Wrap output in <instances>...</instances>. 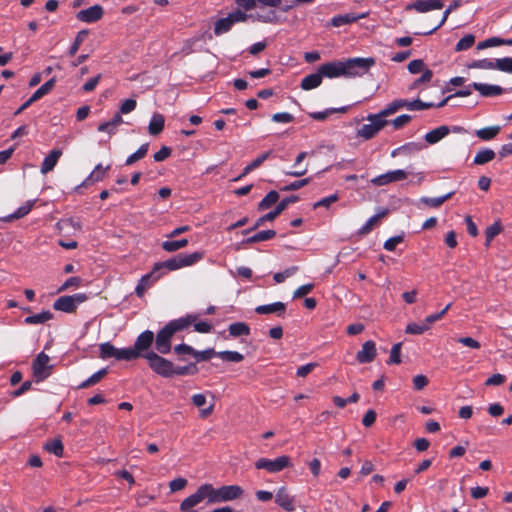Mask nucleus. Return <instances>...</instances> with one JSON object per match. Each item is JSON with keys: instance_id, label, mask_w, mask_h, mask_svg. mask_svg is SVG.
<instances>
[{"instance_id": "obj_1", "label": "nucleus", "mask_w": 512, "mask_h": 512, "mask_svg": "<svg viewBox=\"0 0 512 512\" xmlns=\"http://www.w3.org/2000/svg\"><path fill=\"white\" fill-rule=\"evenodd\" d=\"M374 58H349L345 61H332L322 64L319 67V72L323 77L337 78V77H361L366 74L372 66H374Z\"/></svg>"}, {"instance_id": "obj_2", "label": "nucleus", "mask_w": 512, "mask_h": 512, "mask_svg": "<svg viewBox=\"0 0 512 512\" xmlns=\"http://www.w3.org/2000/svg\"><path fill=\"white\" fill-rule=\"evenodd\" d=\"M196 319V315H187L167 323L156 335V350L161 354L169 353L171 350V339L174 334L189 327Z\"/></svg>"}, {"instance_id": "obj_3", "label": "nucleus", "mask_w": 512, "mask_h": 512, "mask_svg": "<svg viewBox=\"0 0 512 512\" xmlns=\"http://www.w3.org/2000/svg\"><path fill=\"white\" fill-rule=\"evenodd\" d=\"M203 258L202 252H194L191 254H179L163 262H158L153 267V273H158L165 268L169 271H175L183 267L192 266Z\"/></svg>"}, {"instance_id": "obj_4", "label": "nucleus", "mask_w": 512, "mask_h": 512, "mask_svg": "<svg viewBox=\"0 0 512 512\" xmlns=\"http://www.w3.org/2000/svg\"><path fill=\"white\" fill-rule=\"evenodd\" d=\"M385 112L386 109L384 108L377 114L368 115L367 121L369 123L362 125V127L357 131V135L365 140H369L376 136L377 133L388 123L386 117H388L389 114Z\"/></svg>"}, {"instance_id": "obj_5", "label": "nucleus", "mask_w": 512, "mask_h": 512, "mask_svg": "<svg viewBox=\"0 0 512 512\" xmlns=\"http://www.w3.org/2000/svg\"><path fill=\"white\" fill-rule=\"evenodd\" d=\"M212 484H203L201 485L195 493L187 497L180 504L181 511H193V507L200 504L202 501H207L208 504H213L212 502Z\"/></svg>"}, {"instance_id": "obj_6", "label": "nucleus", "mask_w": 512, "mask_h": 512, "mask_svg": "<svg viewBox=\"0 0 512 512\" xmlns=\"http://www.w3.org/2000/svg\"><path fill=\"white\" fill-rule=\"evenodd\" d=\"M143 357L148 361L149 367L162 377H172L174 364L155 352H147Z\"/></svg>"}, {"instance_id": "obj_7", "label": "nucleus", "mask_w": 512, "mask_h": 512, "mask_svg": "<svg viewBox=\"0 0 512 512\" xmlns=\"http://www.w3.org/2000/svg\"><path fill=\"white\" fill-rule=\"evenodd\" d=\"M212 502L221 503L239 499L243 496L244 490L239 485H224L215 488L212 485Z\"/></svg>"}, {"instance_id": "obj_8", "label": "nucleus", "mask_w": 512, "mask_h": 512, "mask_svg": "<svg viewBox=\"0 0 512 512\" xmlns=\"http://www.w3.org/2000/svg\"><path fill=\"white\" fill-rule=\"evenodd\" d=\"M292 463L288 456L282 455L275 459L259 458L255 462L256 469H264L269 473H278L285 468L291 467Z\"/></svg>"}, {"instance_id": "obj_9", "label": "nucleus", "mask_w": 512, "mask_h": 512, "mask_svg": "<svg viewBox=\"0 0 512 512\" xmlns=\"http://www.w3.org/2000/svg\"><path fill=\"white\" fill-rule=\"evenodd\" d=\"M87 300L84 293H77L74 295L61 296L53 304V308L58 311L72 313L76 310L77 306Z\"/></svg>"}, {"instance_id": "obj_10", "label": "nucleus", "mask_w": 512, "mask_h": 512, "mask_svg": "<svg viewBox=\"0 0 512 512\" xmlns=\"http://www.w3.org/2000/svg\"><path fill=\"white\" fill-rule=\"evenodd\" d=\"M433 106H434L433 103H425V102H422L419 99H416V100H413V101H408V100H404V99H398V100H394L393 102H391L390 104H388L385 107V109H386L385 113H388L389 116H390V115L396 113L397 111H399L402 108H407L408 110L415 111V110L428 109V108H431Z\"/></svg>"}, {"instance_id": "obj_11", "label": "nucleus", "mask_w": 512, "mask_h": 512, "mask_svg": "<svg viewBox=\"0 0 512 512\" xmlns=\"http://www.w3.org/2000/svg\"><path fill=\"white\" fill-rule=\"evenodd\" d=\"M49 362L50 357L44 352H41L37 355L33 362V374L37 382L43 381L51 374L53 366L50 365Z\"/></svg>"}, {"instance_id": "obj_12", "label": "nucleus", "mask_w": 512, "mask_h": 512, "mask_svg": "<svg viewBox=\"0 0 512 512\" xmlns=\"http://www.w3.org/2000/svg\"><path fill=\"white\" fill-rule=\"evenodd\" d=\"M408 177V173L403 169H397L388 171L384 174L378 175L371 179V183L375 186H385L390 183L399 182L405 180Z\"/></svg>"}, {"instance_id": "obj_13", "label": "nucleus", "mask_w": 512, "mask_h": 512, "mask_svg": "<svg viewBox=\"0 0 512 512\" xmlns=\"http://www.w3.org/2000/svg\"><path fill=\"white\" fill-rule=\"evenodd\" d=\"M298 196L291 195L289 197L284 198L273 211L263 215L260 217L256 223L255 228L261 226L265 221H273L278 215H280L290 204L298 201Z\"/></svg>"}, {"instance_id": "obj_14", "label": "nucleus", "mask_w": 512, "mask_h": 512, "mask_svg": "<svg viewBox=\"0 0 512 512\" xmlns=\"http://www.w3.org/2000/svg\"><path fill=\"white\" fill-rule=\"evenodd\" d=\"M275 502L286 511L291 512L296 509L295 497L289 493L285 486L278 488L276 491Z\"/></svg>"}, {"instance_id": "obj_15", "label": "nucleus", "mask_w": 512, "mask_h": 512, "mask_svg": "<svg viewBox=\"0 0 512 512\" xmlns=\"http://www.w3.org/2000/svg\"><path fill=\"white\" fill-rule=\"evenodd\" d=\"M104 10L101 5L96 4L76 14V18L84 23H93L102 18Z\"/></svg>"}, {"instance_id": "obj_16", "label": "nucleus", "mask_w": 512, "mask_h": 512, "mask_svg": "<svg viewBox=\"0 0 512 512\" xmlns=\"http://www.w3.org/2000/svg\"><path fill=\"white\" fill-rule=\"evenodd\" d=\"M443 8L442 0H416L406 6V10H415L418 13H425Z\"/></svg>"}, {"instance_id": "obj_17", "label": "nucleus", "mask_w": 512, "mask_h": 512, "mask_svg": "<svg viewBox=\"0 0 512 512\" xmlns=\"http://www.w3.org/2000/svg\"><path fill=\"white\" fill-rule=\"evenodd\" d=\"M376 354V345L369 340L363 343L361 350L356 354V359L359 363H370L375 359Z\"/></svg>"}, {"instance_id": "obj_18", "label": "nucleus", "mask_w": 512, "mask_h": 512, "mask_svg": "<svg viewBox=\"0 0 512 512\" xmlns=\"http://www.w3.org/2000/svg\"><path fill=\"white\" fill-rule=\"evenodd\" d=\"M154 340V334L150 330H146L142 332L135 341L134 348L137 350L139 356H142L144 351L148 350L152 345Z\"/></svg>"}, {"instance_id": "obj_19", "label": "nucleus", "mask_w": 512, "mask_h": 512, "mask_svg": "<svg viewBox=\"0 0 512 512\" xmlns=\"http://www.w3.org/2000/svg\"><path fill=\"white\" fill-rule=\"evenodd\" d=\"M472 87L483 97L499 96L504 92L501 86L493 84L474 82Z\"/></svg>"}, {"instance_id": "obj_20", "label": "nucleus", "mask_w": 512, "mask_h": 512, "mask_svg": "<svg viewBox=\"0 0 512 512\" xmlns=\"http://www.w3.org/2000/svg\"><path fill=\"white\" fill-rule=\"evenodd\" d=\"M109 169L110 165L103 167L101 164H98L94 168V170L87 176V178L82 182L81 186L87 187L91 184L101 181L107 175Z\"/></svg>"}, {"instance_id": "obj_21", "label": "nucleus", "mask_w": 512, "mask_h": 512, "mask_svg": "<svg viewBox=\"0 0 512 512\" xmlns=\"http://www.w3.org/2000/svg\"><path fill=\"white\" fill-rule=\"evenodd\" d=\"M61 155L62 151L60 149H53L43 160L41 165V173L47 174L48 172L52 171Z\"/></svg>"}, {"instance_id": "obj_22", "label": "nucleus", "mask_w": 512, "mask_h": 512, "mask_svg": "<svg viewBox=\"0 0 512 512\" xmlns=\"http://www.w3.org/2000/svg\"><path fill=\"white\" fill-rule=\"evenodd\" d=\"M286 310V305L283 302H274L267 305H260L255 308V312L258 314H277L281 316Z\"/></svg>"}, {"instance_id": "obj_23", "label": "nucleus", "mask_w": 512, "mask_h": 512, "mask_svg": "<svg viewBox=\"0 0 512 512\" xmlns=\"http://www.w3.org/2000/svg\"><path fill=\"white\" fill-rule=\"evenodd\" d=\"M160 277H161V274L153 273V270L150 273L142 276L135 288L136 295L138 297H142L144 295L145 291L150 287L151 279L153 278V281H156Z\"/></svg>"}, {"instance_id": "obj_24", "label": "nucleus", "mask_w": 512, "mask_h": 512, "mask_svg": "<svg viewBox=\"0 0 512 512\" xmlns=\"http://www.w3.org/2000/svg\"><path fill=\"white\" fill-rule=\"evenodd\" d=\"M450 132V128L448 126H439L431 131H429L425 135V140L429 144H436L440 140H442L444 137H446Z\"/></svg>"}, {"instance_id": "obj_25", "label": "nucleus", "mask_w": 512, "mask_h": 512, "mask_svg": "<svg viewBox=\"0 0 512 512\" xmlns=\"http://www.w3.org/2000/svg\"><path fill=\"white\" fill-rule=\"evenodd\" d=\"M165 124V119L162 114L154 113L151 117L148 131L151 135H158L162 132Z\"/></svg>"}, {"instance_id": "obj_26", "label": "nucleus", "mask_w": 512, "mask_h": 512, "mask_svg": "<svg viewBox=\"0 0 512 512\" xmlns=\"http://www.w3.org/2000/svg\"><path fill=\"white\" fill-rule=\"evenodd\" d=\"M323 75L318 71V73H313L304 77L301 81V88L303 90H311L317 88L322 82Z\"/></svg>"}, {"instance_id": "obj_27", "label": "nucleus", "mask_w": 512, "mask_h": 512, "mask_svg": "<svg viewBox=\"0 0 512 512\" xmlns=\"http://www.w3.org/2000/svg\"><path fill=\"white\" fill-rule=\"evenodd\" d=\"M453 195V192H449L443 196L440 197H421L419 199L420 203L424 204L427 207L431 208H438L440 207L445 201L450 199Z\"/></svg>"}, {"instance_id": "obj_28", "label": "nucleus", "mask_w": 512, "mask_h": 512, "mask_svg": "<svg viewBox=\"0 0 512 512\" xmlns=\"http://www.w3.org/2000/svg\"><path fill=\"white\" fill-rule=\"evenodd\" d=\"M495 152L492 149L484 148L479 150L475 157H474V163L477 165H483L490 161H492L495 158Z\"/></svg>"}, {"instance_id": "obj_29", "label": "nucleus", "mask_w": 512, "mask_h": 512, "mask_svg": "<svg viewBox=\"0 0 512 512\" xmlns=\"http://www.w3.org/2000/svg\"><path fill=\"white\" fill-rule=\"evenodd\" d=\"M229 334L232 337L248 336L250 334L249 326L244 322H236L228 327Z\"/></svg>"}, {"instance_id": "obj_30", "label": "nucleus", "mask_w": 512, "mask_h": 512, "mask_svg": "<svg viewBox=\"0 0 512 512\" xmlns=\"http://www.w3.org/2000/svg\"><path fill=\"white\" fill-rule=\"evenodd\" d=\"M269 152H266L260 156H258L255 160H253L250 164H248L244 169H243V172L241 173V175H239L238 177H236L234 179V181H238L240 180L242 177L246 176L247 174H249L251 171H253L254 169L258 168L260 165H262V163L269 157Z\"/></svg>"}, {"instance_id": "obj_31", "label": "nucleus", "mask_w": 512, "mask_h": 512, "mask_svg": "<svg viewBox=\"0 0 512 512\" xmlns=\"http://www.w3.org/2000/svg\"><path fill=\"white\" fill-rule=\"evenodd\" d=\"M108 373V370L106 368L100 369L99 371L95 372L93 375H91L88 379L83 381L78 388L79 389H85L90 386H93L100 382Z\"/></svg>"}, {"instance_id": "obj_32", "label": "nucleus", "mask_w": 512, "mask_h": 512, "mask_svg": "<svg viewBox=\"0 0 512 512\" xmlns=\"http://www.w3.org/2000/svg\"><path fill=\"white\" fill-rule=\"evenodd\" d=\"M54 85H55V79L54 78L48 80L46 83H44L42 86H40L33 93V95L30 97L31 101L36 102L39 99H41L42 97H44L46 94H48L53 89Z\"/></svg>"}, {"instance_id": "obj_33", "label": "nucleus", "mask_w": 512, "mask_h": 512, "mask_svg": "<svg viewBox=\"0 0 512 512\" xmlns=\"http://www.w3.org/2000/svg\"><path fill=\"white\" fill-rule=\"evenodd\" d=\"M52 317L53 315L50 311H43L39 314L26 317L25 323L29 325L42 324L52 319Z\"/></svg>"}, {"instance_id": "obj_34", "label": "nucleus", "mask_w": 512, "mask_h": 512, "mask_svg": "<svg viewBox=\"0 0 512 512\" xmlns=\"http://www.w3.org/2000/svg\"><path fill=\"white\" fill-rule=\"evenodd\" d=\"M188 245L187 239H180V240H171V241H164L161 244V247L166 252H175L179 249H182Z\"/></svg>"}, {"instance_id": "obj_35", "label": "nucleus", "mask_w": 512, "mask_h": 512, "mask_svg": "<svg viewBox=\"0 0 512 512\" xmlns=\"http://www.w3.org/2000/svg\"><path fill=\"white\" fill-rule=\"evenodd\" d=\"M140 357L134 347L117 349L116 360L131 361Z\"/></svg>"}, {"instance_id": "obj_36", "label": "nucleus", "mask_w": 512, "mask_h": 512, "mask_svg": "<svg viewBox=\"0 0 512 512\" xmlns=\"http://www.w3.org/2000/svg\"><path fill=\"white\" fill-rule=\"evenodd\" d=\"M499 132V126H490L477 130L476 135L482 140H490L493 139Z\"/></svg>"}, {"instance_id": "obj_37", "label": "nucleus", "mask_w": 512, "mask_h": 512, "mask_svg": "<svg viewBox=\"0 0 512 512\" xmlns=\"http://www.w3.org/2000/svg\"><path fill=\"white\" fill-rule=\"evenodd\" d=\"M233 25V22L230 20L228 16L225 18H221L215 23L214 33L216 35L226 33L232 28Z\"/></svg>"}, {"instance_id": "obj_38", "label": "nucleus", "mask_w": 512, "mask_h": 512, "mask_svg": "<svg viewBox=\"0 0 512 512\" xmlns=\"http://www.w3.org/2000/svg\"><path fill=\"white\" fill-rule=\"evenodd\" d=\"M279 199V194L277 191H270L259 203V210H265L274 205Z\"/></svg>"}, {"instance_id": "obj_39", "label": "nucleus", "mask_w": 512, "mask_h": 512, "mask_svg": "<svg viewBox=\"0 0 512 512\" xmlns=\"http://www.w3.org/2000/svg\"><path fill=\"white\" fill-rule=\"evenodd\" d=\"M353 22H355L354 13H347L344 15H336L331 20V24L334 27H340L343 25L351 24Z\"/></svg>"}, {"instance_id": "obj_40", "label": "nucleus", "mask_w": 512, "mask_h": 512, "mask_svg": "<svg viewBox=\"0 0 512 512\" xmlns=\"http://www.w3.org/2000/svg\"><path fill=\"white\" fill-rule=\"evenodd\" d=\"M431 327V324L425 323V321L422 324L417 323H409L406 326L405 332L407 334H413V335H420L424 333L425 331L429 330Z\"/></svg>"}, {"instance_id": "obj_41", "label": "nucleus", "mask_w": 512, "mask_h": 512, "mask_svg": "<svg viewBox=\"0 0 512 512\" xmlns=\"http://www.w3.org/2000/svg\"><path fill=\"white\" fill-rule=\"evenodd\" d=\"M99 349H100V357L102 359H107V358H111V357L116 359L118 348L114 347L111 343H109V342L102 343V344H100Z\"/></svg>"}, {"instance_id": "obj_42", "label": "nucleus", "mask_w": 512, "mask_h": 512, "mask_svg": "<svg viewBox=\"0 0 512 512\" xmlns=\"http://www.w3.org/2000/svg\"><path fill=\"white\" fill-rule=\"evenodd\" d=\"M275 235H276V232L274 230L260 231L256 234H254L253 236L249 237L246 240V242L247 243H256V242L266 241V240L273 238Z\"/></svg>"}, {"instance_id": "obj_43", "label": "nucleus", "mask_w": 512, "mask_h": 512, "mask_svg": "<svg viewBox=\"0 0 512 512\" xmlns=\"http://www.w3.org/2000/svg\"><path fill=\"white\" fill-rule=\"evenodd\" d=\"M217 356L224 361L228 362H241L244 359V356L237 351H221L217 353Z\"/></svg>"}, {"instance_id": "obj_44", "label": "nucleus", "mask_w": 512, "mask_h": 512, "mask_svg": "<svg viewBox=\"0 0 512 512\" xmlns=\"http://www.w3.org/2000/svg\"><path fill=\"white\" fill-rule=\"evenodd\" d=\"M44 447L48 452L53 453L58 457H61L63 455L64 448L61 440L59 439H54L46 443Z\"/></svg>"}, {"instance_id": "obj_45", "label": "nucleus", "mask_w": 512, "mask_h": 512, "mask_svg": "<svg viewBox=\"0 0 512 512\" xmlns=\"http://www.w3.org/2000/svg\"><path fill=\"white\" fill-rule=\"evenodd\" d=\"M458 7V3L457 2H454L453 4H451L443 13V17L441 19V21L435 26L433 27L431 30L427 31V32H418L417 34L418 35H430L432 34L433 32H435L437 29H439L444 23L445 21L447 20L449 14L455 9Z\"/></svg>"}, {"instance_id": "obj_46", "label": "nucleus", "mask_w": 512, "mask_h": 512, "mask_svg": "<svg viewBox=\"0 0 512 512\" xmlns=\"http://www.w3.org/2000/svg\"><path fill=\"white\" fill-rule=\"evenodd\" d=\"M494 66L496 70L512 73V57L496 59Z\"/></svg>"}, {"instance_id": "obj_47", "label": "nucleus", "mask_w": 512, "mask_h": 512, "mask_svg": "<svg viewBox=\"0 0 512 512\" xmlns=\"http://www.w3.org/2000/svg\"><path fill=\"white\" fill-rule=\"evenodd\" d=\"M148 146V143L141 145L135 153L131 154L126 159V165H132L136 161L142 159L147 154Z\"/></svg>"}, {"instance_id": "obj_48", "label": "nucleus", "mask_w": 512, "mask_h": 512, "mask_svg": "<svg viewBox=\"0 0 512 512\" xmlns=\"http://www.w3.org/2000/svg\"><path fill=\"white\" fill-rule=\"evenodd\" d=\"M87 35H88V30H81L77 33L75 40L69 49V54L71 56H73L77 53L80 45L83 43V41L85 40Z\"/></svg>"}, {"instance_id": "obj_49", "label": "nucleus", "mask_w": 512, "mask_h": 512, "mask_svg": "<svg viewBox=\"0 0 512 512\" xmlns=\"http://www.w3.org/2000/svg\"><path fill=\"white\" fill-rule=\"evenodd\" d=\"M495 61L489 59L475 60L471 64L468 65L469 68L475 69H484V70H494L495 69Z\"/></svg>"}, {"instance_id": "obj_50", "label": "nucleus", "mask_w": 512, "mask_h": 512, "mask_svg": "<svg viewBox=\"0 0 512 512\" xmlns=\"http://www.w3.org/2000/svg\"><path fill=\"white\" fill-rule=\"evenodd\" d=\"M475 42V37L472 35V34H468V35H465L463 38H461L456 46H455V50L456 51H463V50H466L468 48H470Z\"/></svg>"}, {"instance_id": "obj_51", "label": "nucleus", "mask_w": 512, "mask_h": 512, "mask_svg": "<svg viewBox=\"0 0 512 512\" xmlns=\"http://www.w3.org/2000/svg\"><path fill=\"white\" fill-rule=\"evenodd\" d=\"M34 205V201L29 200L25 204H23L21 207H19L10 217L12 219H19L27 215L32 207Z\"/></svg>"}, {"instance_id": "obj_52", "label": "nucleus", "mask_w": 512, "mask_h": 512, "mask_svg": "<svg viewBox=\"0 0 512 512\" xmlns=\"http://www.w3.org/2000/svg\"><path fill=\"white\" fill-rule=\"evenodd\" d=\"M433 77V72L430 70V69H425L421 75L420 78H418L417 80H415L411 86H410V90H414L416 89L420 84L422 83H428L431 81Z\"/></svg>"}, {"instance_id": "obj_53", "label": "nucleus", "mask_w": 512, "mask_h": 512, "mask_svg": "<svg viewBox=\"0 0 512 512\" xmlns=\"http://www.w3.org/2000/svg\"><path fill=\"white\" fill-rule=\"evenodd\" d=\"M401 343H396L392 346L389 356V364H399L401 362L400 352H401Z\"/></svg>"}, {"instance_id": "obj_54", "label": "nucleus", "mask_w": 512, "mask_h": 512, "mask_svg": "<svg viewBox=\"0 0 512 512\" xmlns=\"http://www.w3.org/2000/svg\"><path fill=\"white\" fill-rule=\"evenodd\" d=\"M450 307H451V303L447 304L446 307L443 310H441L440 312H437V313L427 316L425 318V323L432 325L434 322L441 320L444 317V315L447 313V311L450 309Z\"/></svg>"}, {"instance_id": "obj_55", "label": "nucleus", "mask_w": 512, "mask_h": 512, "mask_svg": "<svg viewBox=\"0 0 512 512\" xmlns=\"http://www.w3.org/2000/svg\"><path fill=\"white\" fill-rule=\"evenodd\" d=\"M408 70L412 74H417L420 72L423 73V71L425 70V64H424L423 60H421V59L412 60L408 64Z\"/></svg>"}, {"instance_id": "obj_56", "label": "nucleus", "mask_w": 512, "mask_h": 512, "mask_svg": "<svg viewBox=\"0 0 512 512\" xmlns=\"http://www.w3.org/2000/svg\"><path fill=\"white\" fill-rule=\"evenodd\" d=\"M337 200H338V195L333 194V195H330L328 197H325V198L315 202L313 204V208H315V209L318 207L328 208V207H330L331 204L335 203Z\"/></svg>"}, {"instance_id": "obj_57", "label": "nucleus", "mask_w": 512, "mask_h": 512, "mask_svg": "<svg viewBox=\"0 0 512 512\" xmlns=\"http://www.w3.org/2000/svg\"><path fill=\"white\" fill-rule=\"evenodd\" d=\"M403 241V236L397 235L385 241L383 247L387 251H394L396 246Z\"/></svg>"}, {"instance_id": "obj_58", "label": "nucleus", "mask_w": 512, "mask_h": 512, "mask_svg": "<svg viewBox=\"0 0 512 512\" xmlns=\"http://www.w3.org/2000/svg\"><path fill=\"white\" fill-rule=\"evenodd\" d=\"M313 288H314V285L312 283L302 285L294 291L293 298L297 299V298L304 297L307 294H309L313 290Z\"/></svg>"}, {"instance_id": "obj_59", "label": "nucleus", "mask_w": 512, "mask_h": 512, "mask_svg": "<svg viewBox=\"0 0 512 512\" xmlns=\"http://www.w3.org/2000/svg\"><path fill=\"white\" fill-rule=\"evenodd\" d=\"M502 230L501 224L499 222H495L492 225L488 226L485 230V236L489 239H494Z\"/></svg>"}, {"instance_id": "obj_60", "label": "nucleus", "mask_w": 512, "mask_h": 512, "mask_svg": "<svg viewBox=\"0 0 512 512\" xmlns=\"http://www.w3.org/2000/svg\"><path fill=\"white\" fill-rule=\"evenodd\" d=\"M214 355H217V353L212 349H206L203 351H196L194 357L197 361H206L211 359Z\"/></svg>"}, {"instance_id": "obj_61", "label": "nucleus", "mask_w": 512, "mask_h": 512, "mask_svg": "<svg viewBox=\"0 0 512 512\" xmlns=\"http://www.w3.org/2000/svg\"><path fill=\"white\" fill-rule=\"evenodd\" d=\"M137 102L134 99H127L125 100L119 109V113L121 114H128L132 112L136 108Z\"/></svg>"}, {"instance_id": "obj_62", "label": "nucleus", "mask_w": 512, "mask_h": 512, "mask_svg": "<svg viewBox=\"0 0 512 512\" xmlns=\"http://www.w3.org/2000/svg\"><path fill=\"white\" fill-rule=\"evenodd\" d=\"M377 217L372 216L367 220L363 227L359 230L360 235H366L378 224Z\"/></svg>"}, {"instance_id": "obj_63", "label": "nucleus", "mask_w": 512, "mask_h": 512, "mask_svg": "<svg viewBox=\"0 0 512 512\" xmlns=\"http://www.w3.org/2000/svg\"><path fill=\"white\" fill-rule=\"evenodd\" d=\"M293 119V115L288 112L276 113L272 116V120L277 123H290Z\"/></svg>"}, {"instance_id": "obj_64", "label": "nucleus", "mask_w": 512, "mask_h": 512, "mask_svg": "<svg viewBox=\"0 0 512 512\" xmlns=\"http://www.w3.org/2000/svg\"><path fill=\"white\" fill-rule=\"evenodd\" d=\"M411 120V116L408 115V114H403V115H400L398 117H396L393 121H392V125L395 129H400L402 128L403 126H405L406 124H408Z\"/></svg>"}]
</instances>
